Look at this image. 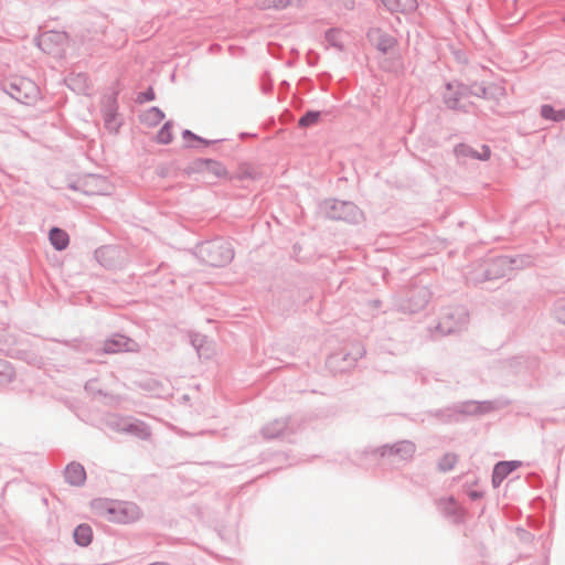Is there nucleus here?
<instances>
[{"label":"nucleus","mask_w":565,"mask_h":565,"mask_svg":"<svg viewBox=\"0 0 565 565\" xmlns=\"http://www.w3.org/2000/svg\"><path fill=\"white\" fill-rule=\"evenodd\" d=\"M67 41V34L61 31H45L36 39L39 49L46 53L56 55L61 52Z\"/></svg>","instance_id":"nucleus-14"},{"label":"nucleus","mask_w":565,"mask_h":565,"mask_svg":"<svg viewBox=\"0 0 565 565\" xmlns=\"http://www.w3.org/2000/svg\"><path fill=\"white\" fill-rule=\"evenodd\" d=\"M431 298L426 286H414L398 300L397 309L403 313L414 315L422 311Z\"/></svg>","instance_id":"nucleus-8"},{"label":"nucleus","mask_w":565,"mask_h":565,"mask_svg":"<svg viewBox=\"0 0 565 565\" xmlns=\"http://www.w3.org/2000/svg\"><path fill=\"white\" fill-rule=\"evenodd\" d=\"M237 178L239 180H256L258 178V173L253 168L244 166L239 168Z\"/></svg>","instance_id":"nucleus-39"},{"label":"nucleus","mask_w":565,"mask_h":565,"mask_svg":"<svg viewBox=\"0 0 565 565\" xmlns=\"http://www.w3.org/2000/svg\"><path fill=\"white\" fill-rule=\"evenodd\" d=\"M554 313L556 319L565 324V298L555 302Z\"/></svg>","instance_id":"nucleus-42"},{"label":"nucleus","mask_w":565,"mask_h":565,"mask_svg":"<svg viewBox=\"0 0 565 565\" xmlns=\"http://www.w3.org/2000/svg\"><path fill=\"white\" fill-rule=\"evenodd\" d=\"M369 42L381 53L387 54L397 45V40L380 28H372L367 34Z\"/></svg>","instance_id":"nucleus-15"},{"label":"nucleus","mask_w":565,"mask_h":565,"mask_svg":"<svg viewBox=\"0 0 565 565\" xmlns=\"http://www.w3.org/2000/svg\"><path fill=\"white\" fill-rule=\"evenodd\" d=\"M118 92H113L104 96L102 102V115L104 126L110 134H117L122 122L119 120L118 114Z\"/></svg>","instance_id":"nucleus-11"},{"label":"nucleus","mask_w":565,"mask_h":565,"mask_svg":"<svg viewBox=\"0 0 565 565\" xmlns=\"http://www.w3.org/2000/svg\"><path fill=\"white\" fill-rule=\"evenodd\" d=\"M540 115L545 120L561 122L565 120V108L555 109L552 105L544 104L540 108Z\"/></svg>","instance_id":"nucleus-26"},{"label":"nucleus","mask_w":565,"mask_h":565,"mask_svg":"<svg viewBox=\"0 0 565 565\" xmlns=\"http://www.w3.org/2000/svg\"><path fill=\"white\" fill-rule=\"evenodd\" d=\"M300 6V0H256V7L260 10L280 11L290 6Z\"/></svg>","instance_id":"nucleus-24"},{"label":"nucleus","mask_w":565,"mask_h":565,"mask_svg":"<svg viewBox=\"0 0 565 565\" xmlns=\"http://www.w3.org/2000/svg\"><path fill=\"white\" fill-rule=\"evenodd\" d=\"M205 172L213 174L215 178H227L228 172L226 167L213 159H207V167L205 168Z\"/></svg>","instance_id":"nucleus-31"},{"label":"nucleus","mask_w":565,"mask_h":565,"mask_svg":"<svg viewBox=\"0 0 565 565\" xmlns=\"http://www.w3.org/2000/svg\"><path fill=\"white\" fill-rule=\"evenodd\" d=\"M437 505L444 516L451 519L455 523L463 521V509L456 502L454 497L439 499Z\"/></svg>","instance_id":"nucleus-16"},{"label":"nucleus","mask_w":565,"mask_h":565,"mask_svg":"<svg viewBox=\"0 0 565 565\" xmlns=\"http://www.w3.org/2000/svg\"><path fill=\"white\" fill-rule=\"evenodd\" d=\"M319 211L330 220L351 224H358L363 218V212L351 201L327 199L319 204Z\"/></svg>","instance_id":"nucleus-5"},{"label":"nucleus","mask_w":565,"mask_h":565,"mask_svg":"<svg viewBox=\"0 0 565 565\" xmlns=\"http://www.w3.org/2000/svg\"><path fill=\"white\" fill-rule=\"evenodd\" d=\"M140 345L134 339L120 333H116L104 341L102 352L105 354H115L120 352H139Z\"/></svg>","instance_id":"nucleus-13"},{"label":"nucleus","mask_w":565,"mask_h":565,"mask_svg":"<svg viewBox=\"0 0 565 565\" xmlns=\"http://www.w3.org/2000/svg\"><path fill=\"white\" fill-rule=\"evenodd\" d=\"M49 239L51 245L58 252L64 250L70 244L68 234L64 230L56 226L50 230Z\"/></svg>","instance_id":"nucleus-20"},{"label":"nucleus","mask_w":565,"mask_h":565,"mask_svg":"<svg viewBox=\"0 0 565 565\" xmlns=\"http://www.w3.org/2000/svg\"><path fill=\"white\" fill-rule=\"evenodd\" d=\"M71 189L82 191L86 195H109L111 193V184L107 178L98 174L84 177L71 184Z\"/></svg>","instance_id":"nucleus-10"},{"label":"nucleus","mask_w":565,"mask_h":565,"mask_svg":"<svg viewBox=\"0 0 565 565\" xmlns=\"http://www.w3.org/2000/svg\"><path fill=\"white\" fill-rule=\"evenodd\" d=\"M391 13H409L417 9V0H381Z\"/></svg>","instance_id":"nucleus-19"},{"label":"nucleus","mask_w":565,"mask_h":565,"mask_svg":"<svg viewBox=\"0 0 565 565\" xmlns=\"http://www.w3.org/2000/svg\"><path fill=\"white\" fill-rule=\"evenodd\" d=\"M15 372L10 362L0 359V387H4L13 382Z\"/></svg>","instance_id":"nucleus-28"},{"label":"nucleus","mask_w":565,"mask_h":565,"mask_svg":"<svg viewBox=\"0 0 565 565\" xmlns=\"http://www.w3.org/2000/svg\"><path fill=\"white\" fill-rule=\"evenodd\" d=\"M195 255L202 263L209 266L223 267L233 260L234 248L230 241L216 237L199 243L195 246Z\"/></svg>","instance_id":"nucleus-1"},{"label":"nucleus","mask_w":565,"mask_h":565,"mask_svg":"<svg viewBox=\"0 0 565 565\" xmlns=\"http://www.w3.org/2000/svg\"><path fill=\"white\" fill-rule=\"evenodd\" d=\"M156 98L154 90L152 86H149L145 92H141L136 97V103L138 104H145L148 102H151Z\"/></svg>","instance_id":"nucleus-41"},{"label":"nucleus","mask_w":565,"mask_h":565,"mask_svg":"<svg viewBox=\"0 0 565 565\" xmlns=\"http://www.w3.org/2000/svg\"><path fill=\"white\" fill-rule=\"evenodd\" d=\"M271 89H273V84L271 83L263 84L264 93H269Z\"/></svg>","instance_id":"nucleus-50"},{"label":"nucleus","mask_w":565,"mask_h":565,"mask_svg":"<svg viewBox=\"0 0 565 565\" xmlns=\"http://www.w3.org/2000/svg\"><path fill=\"white\" fill-rule=\"evenodd\" d=\"M490 156H491V150H490L489 146H487V145L482 146L481 152L477 151V160L486 161L490 158Z\"/></svg>","instance_id":"nucleus-43"},{"label":"nucleus","mask_w":565,"mask_h":565,"mask_svg":"<svg viewBox=\"0 0 565 565\" xmlns=\"http://www.w3.org/2000/svg\"><path fill=\"white\" fill-rule=\"evenodd\" d=\"M510 401L499 397L488 401H461L452 403L455 424L465 422L468 417H480L510 405Z\"/></svg>","instance_id":"nucleus-2"},{"label":"nucleus","mask_w":565,"mask_h":565,"mask_svg":"<svg viewBox=\"0 0 565 565\" xmlns=\"http://www.w3.org/2000/svg\"><path fill=\"white\" fill-rule=\"evenodd\" d=\"M463 87L461 85H455L454 83L446 84V92L444 93V103L449 109H460V99L463 95Z\"/></svg>","instance_id":"nucleus-18"},{"label":"nucleus","mask_w":565,"mask_h":565,"mask_svg":"<svg viewBox=\"0 0 565 565\" xmlns=\"http://www.w3.org/2000/svg\"><path fill=\"white\" fill-rule=\"evenodd\" d=\"M95 384H96V381H95V380H90V381H88V382L86 383V385H85V390H86V391H89V392H94V393L96 392V393H98V394H100V395H105L100 390H98V391H96V390H95Z\"/></svg>","instance_id":"nucleus-47"},{"label":"nucleus","mask_w":565,"mask_h":565,"mask_svg":"<svg viewBox=\"0 0 565 565\" xmlns=\"http://www.w3.org/2000/svg\"><path fill=\"white\" fill-rule=\"evenodd\" d=\"M468 497L472 500V501H477L479 499H481L483 497V492L482 491H479V490H470L468 492Z\"/></svg>","instance_id":"nucleus-48"},{"label":"nucleus","mask_w":565,"mask_h":565,"mask_svg":"<svg viewBox=\"0 0 565 565\" xmlns=\"http://www.w3.org/2000/svg\"><path fill=\"white\" fill-rule=\"evenodd\" d=\"M205 341V337L195 334L191 338L192 345L196 349V351H200V348L203 345V342Z\"/></svg>","instance_id":"nucleus-44"},{"label":"nucleus","mask_w":565,"mask_h":565,"mask_svg":"<svg viewBox=\"0 0 565 565\" xmlns=\"http://www.w3.org/2000/svg\"><path fill=\"white\" fill-rule=\"evenodd\" d=\"M157 173L161 178H167L170 174V168L167 166H160L157 168Z\"/></svg>","instance_id":"nucleus-46"},{"label":"nucleus","mask_w":565,"mask_h":565,"mask_svg":"<svg viewBox=\"0 0 565 565\" xmlns=\"http://www.w3.org/2000/svg\"><path fill=\"white\" fill-rule=\"evenodd\" d=\"M425 415L437 419L443 425L455 424L452 404L447 405L443 408L426 411Z\"/></svg>","instance_id":"nucleus-21"},{"label":"nucleus","mask_w":565,"mask_h":565,"mask_svg":"<svg viewBox=\"0 0 565 565\" xmlns=\"http://www.w3.org/2000/svg\"><path fill=\"white\" fill-rule=\"evenodd\" d=\"M94 508L99 510L109 522L115 523H131L141 515L139 507L128 501L98 500L95 501Z\"/></svg>","instance_id":"nucleus-4"},{"label":"nucleus","mask_w":565,"mask_h":565,"mask_svg":"<svg viewBox=\"0 0 565 565\" xmlns=\"http://www.w3.org/2000/svg\"><path fill=\"white\" fill-rule=\"evenodd\" d=\"M321 113L318 110H307L298 120L299 127L307 128L319 121Z\"/></svg>","instance_id":"nucleus-34"},{"label":"nucleus","mask_w":565,"mask_h":565,"mask_svg":"<svg viewBox=\"0 0 565 565\" xmlns=\"http://www.w3.org/2000/svg\"><path fill=\"white\" fill-rule=\"evenodd\" d=\"M503 480H504V478L502 476H500V473H498L495 471V469L493 468V470H492V478H491V482H492L493 488H499Z\"/></svg>","instance_id":"nucleus-45"},{"label":"nucleus","mask_w":565,"mask_h":565,"mask_svg":"<svg viewBox=\"0 0 565 565\" xmlns=\"http://www.w3.org/2000/svg\"><path fill=\"white\" fill-rule=\"evenodd\" d=\"M2 89L11 98L25 105L34 103L40 94L36 84L25 77H13L3 82Z\"/></svg>","instance_id":"nucleus-7"},{"label":"nucleus","mask_w":565,"mask_h":565,"mask_svg":"<svg viewBox=\"0 0 565 565\" xmlns=\"http://www.w3.org/2000/svg\"><path fill=\"white\" fill-rule=\"evenodd\" d=\"M182 138L186 141L189 140H195L204 146H210V145H213V143H217V142H221L223 141L224 139H216V140H210V139H205L196 134H194L193 131H191L190 129H184L182 131Z\"/></svg>","instance_id":"nucleus-38"},{"label":"nucleus","mask_w":565,"mask_h":565,"mask_svg":"<svg viewBox=\"0 0 565 565\" xmlns=\"http://www.w3.org/2000/svg\"><path fill=\"white\" fill-rule=\"evenodd\" d=\"M149 565H170V564L166 563V562H154V563H151Z\"/></svg>","instance_id":"nucleus-52"},{"label":"nucleus","mask_w":565,"mask_h":565,"mask_svg":"<svg viewBox=\"0 0 565 565\" xmlns=\"http://www.w3.org/2000/svg\"><path fill=\"white\" fill-rule=\"evenodd\" d=\"M416 452V445L412 440H399L397 443H394L392 445L385 444L377 448H369L364 450L365 455H372L375 457H392L396 456L401 460L409 461L413 459L414 455Z\"/></svg>","instance_id":"nucleus-9"},{"label":"nucleus","mask_w":565,"mask_h":565,"mask_svg":"<svg viewBox=\"0 0 565 565\" xmlns=\"http://www.w3.org/2000/svg\"><path fill=\"white\" fill-rule=\"evenodd\" d=\"M454 153L458 159H460V158L477 159V150H475L472 147H470L467 143H458L457 146H455Z\"/></svg>","instance_id":"nucleus-35"},{"label":"nucleus","mask_w":565,"mask_h":565,"mask_svg":"<svg viewBox=\"0 0 565 565\" xmlns=\"http://www.w3.org/2000/svg\"><path fill=\"white\" fill-rule=\"evenodd\" d=\"M458 461L457 455L452 452L445 454L438 461L437 468L441 472H448L452 470Z\"/></svg>","instance_id":"nucleus-32"},{"label":"nucleus","mask_w":565,"mask_h":565,"mask_svg":"<svg viewBox=\"0 0 565 565\" xmlns=\"http://www.w3.org/2000/svg\"><path fill=\"white\" fill-rule=\"evenodd\" d=\"M164 119V113L159 107H151L142 115L140 121L149 127L159 125Z\"/></svg>","instance_id":"nucleus-27"},{"label":"nucleus","mask_w":565,"mask_h":565,"mask_svg":"<svg viewBox=\"0 0 565 565\" xmlns=\"http://www.w3.org/2000/svg\"><path fill=\"white\" fill-rule=\"evenodd\" d=\"M121 430L124 433L137 436L142 440L148 439L151 435L149 427L142 422L126 423Z\"/></svg>","instance_id":"nucleus-25"},{"label":"nucleus","mask_w":565,"mask_h":565,"mask_svg":"<svg viewBox=\"0 0 565 565\" xmlns=\"http://www.w3.org/2000/svg\"><path fill=\"white\" fill-rule=\"evenodd\" d=\"M64 343H65L66 345L72 347V348H76V345H75L76 340H74L73 342L65 341Z\"/></svg>","instance_id":"nucleus-51"},{"label":"nucleus","mask_w":565,"mask_h":565,"mask_svg":"<svg viewBox=\"0 0 565 565\" xmlns=\"http://www.w3.org/2000/svg\"><path fill=\"white\" fill-rule=\"evenodd\" d=\"M522 465L519 460L499 461L494 465V469L504 479Z\"/></svg>","instance_id":"nucleus-30"},{"label":"nucleus","mask_w":565,"mask_h":565,"mask_svg":"<svg viewBox=\"0 0 565 565\" xmlns=\"http://www.w3.org/2000/svg\"><path fill=\"white\" fill-rule=\"evenodd\" d=\"M74 542L82 547L88 546L93 541V530L90 525L82 523L73 531Z\"/></svg>","instance_id":"nucleus-23"},{"label":"nucleus","mask_w":565,"mask_h":565,"mask_svg":"<svg viewBox=\"0 0 565 565\" xmlns=\"http://www.w3.org/2000/svg\"><path fill=\"white\" fill-rule=\"evenodd\" d=\"M529 478H536V476L534 473H530Z\"/></svg>","instance_id":"nucleus-53"},{"label":"nucleus","mask_w":565,"mask_h":565,"mask_svg":"<svg viewBox=\"0 0 565 565\" xmlns=\"http://www.w3.org/2000/svg\"><path fill=\"white\" fill-rule=\"evenodd\" d=\"M209 158H199L193 160L185 169L184 172L186 175H191L194 173H204L205 168L207 167Z\"/></svg>","instance_id":"nucleus-36"},{"label":"nucleus","mask_w":565,"mask_h":565,"mask_svg":"<svg viewBox=\"0 0 565 565\" xmlns=\"http://www.w3.org/2000/svg\"><path fill=\"white\" fill-rule=\"evenodd\" d=\"M508 255L489 257L476 265L467 275L468 282L473 285L507 277L509 273Z\"/></svg>","instance_id":"nucleus-3"},{"label":"nucleus","mask_w":565,"mask_h":565,"mask_svg":"<svg viewBox=\"0 0 565 565\" xmlns=\"http://www.w3.org/2000/svg\"><path fill=\"white\" fill-rule=\"evenodd\" d=\"M365 354L362 347H355L353 352H338L331 354L328 360V366L335 372H345L353 367L359 359Z\"/></svg>","instance_id":"nucleus-12"},{"label":"nucleus","mask_w":565,"mask_h":565,"mask_svg":"<svg viewBox=\"0 0 565 565\" xmlns=\"http://www.w3.org/2000/svg\"><path fill=\"white\" fill-rule=\"evenodd\" d=\"M290 87V84L287 82V81H282L280 84H279V90L280 93H286L288 92Z\"/></svg>","instance_id":"nucleus-49"},{"label":"nucleus","mask_w":565,"mask_h":565,"mask_svg":"<svg viewBox=\"0 0 565 565\" xmlns=\"http://www.w3.org/2000/svg\"><path fill=\"white\" fill-rule=\"evenodd\" d=\"M508 260L510 262L508 264L509 273H511L512 270H515V269H522L532 264V257L529 255L508 256Z\"/></svg>","instance_id":"nucleus-29"},{"label":"nucleus","mask_w":565,"mask_h":565,"mask_svg":"<svg viewBox=\"0 0 565 565\" xmlns=\"http://www.w3.org/2000/svg\"><path fill=\"white\" fill-rule=\"evenodd\" d=\"M338 36H339V31H338V30H335V29H329V30H327V31H326V34H324L326 41H327L330 45H332V46H334V47H339V49H341V47H342V45H341V43H340V41H339Z\"/></svg>","instance_id":"nucleus-40"},{"label":"nucleus","mask_w":565,"mask_h":565,"mask_svg":"<svg viewBox=\"0 0 565 565\" xmlns=\"http://www.w3.org/2000/svg\"><path fill=\"white\" fill-rule=\"evenodd\" d=\"M65 481L74 487H81L85 483V468L76 461L68 463L64 470Z\"/></svg>","instance_id":"nucleus-17"},{"label":"nucleus","mask_w":565,"mask_h":565,"mask_svg":"<svg viewBox=\"0 0 565 565\" xmlns=\"http://www.w3.org/2000/svg\"><path fill=\"white\" fill-rule=\"evenodd\" d=\"M469 323V311L465 306L447 307L443 310L436 330L448 335L465 329Z\"/></svg>","instance_id":"nucleus-6"},{"label":"nucleus","mask_w":565,"mask_h":565,"mask_svg":"<svg viewBox=\"0 0 565 565\" xmlns=\"http://www.w3.org/2000/svg\"><path fill=\"white\" fill-rule=\"evenodd\" d=\"M468 93L470 95H473V96H477V97H481V98H487V99L494 97V95L490 93L489 87H487L482 83H473V84H471L469 86V88H468Z\"/></svg>","instance_id":"nucleus-37"},{"label":"nucleus","mask_w":565,"mask_h":565,"mask_svg":"<svg viewBox=\"0 0 565 565\" xmlns=\"http://www.w3.org/2000/svg\"><path fill=\"white\" fill-rule=\"evenodd\" d=\"M172 122L167 121L163 124V126L157 134V142L160 145H169L172 141Z\"/></svg>","instance_id":"nucleus-33"},{"label":"nucleus","mask_w":565,"mask_h":565,"mask_svg":"<svg viewBox=\"0 0 565 565\" xmlns=\"http://www.w3.org/2000/svg\"><path fill=\"white\" fill-rule=\"evenodd\" d=\"M286 429H287L286 419H275L262 428V434H263L264 438L273 439V438L284 436Z\"/></svg>","instance_id":"nucleus-22"}]
</instances>
